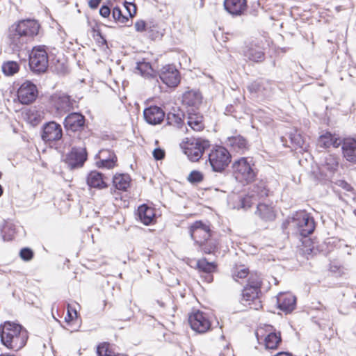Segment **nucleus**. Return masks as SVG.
<instances>
[{
    "label": "nucleus",
    "instance_id": "f257e3e1",
    "mask_svg": "<svg viewBox=\"0 0 356 356\" xmlns=\"http://www.w3.org/2000/svg\"><path fill=\"white\" fill-rule=\"evenodd\" d=\"M0 337L2 344L7 348L17 351L25 346L28 334L22 325L6 321L0 327Z\"/></svg>",
    "mask_w": 356,
    "mask_h": 356
},
{
    "label": "nucleus",
    "instance_id": "f03ea898",
    "mask_svg": "<svg viewBox=\"0 0 356 356\" xmlns=\"http://www.w3.org/2000/svg\"><path fill=\"white\" fill-rule=\"evenodd\" d=\"M40 26L35 20L26 19L10 26L8 38L11 44L20 48L27 40L36 35Z\"/></svg>",
    "mask_w": 356,
    "mask_h": 356
},
{
    "label": "nucleus",
    "instance_id": "7ed1b4c3",
    "mask_svg": "<svg viewBox=\"0 0 356 356\" xmlns=\"http://www.w3.org/2000/svg\"><path fill=\"white\" fill-rule=\"evenodd\" d=\"M190 234L205 253L210 254L216 250V243L210 239L211 229L208 225L202 221L195 222L190 227Z\"/></svg>",
    "mask_w": 356,
    "mask_h": 356
},
{
    "label": "nucleus",
    "instance_id": "20e7f679",
    "mask_svg": "<svg viewBox=\"0 0 356 356\" xmlns=\"http://www.w3.org/2000/svg\"><path fill=\"white\" fill-rule=\"evenodd\" d=\"M261 284V279L257 273L250 274L248 283L242 293L241 302L244 305L250 306L254 309H258L261 307L259 298Z\"/></svg>",
    "mask_w": 356,
    "mask_h": 356
},
{
    "label": "nucleus",
    "instance_id": "39448f33",
    "mask_svg": "<svg viewBox=\"0 0 356 356\" xmlns=\"http://www.w3.org/2000/svg\"><path fill=\"white\" fill-rule=\"evenodd\" d=\"M209 146V142L202 138H186L180 143L183 152L191 161H197Z\"/></svg>",
    "mask_w": 356,
    "mask_h": 356
},
{
    "label": "nucleus",
    "instance_id": "423d86ee",
    "mask_svg": "<svg viewBox=\"0 0 356 356\" xmlns=\"http://www.w3.org/2000/svg\"><path fill=\"white\" fill-rule=\"evenodd\" d=\"M233 173L236 180L241 183L249 184L256 177V172L252 168V161L242 157L232 164Z\"/></svg>",
    "mask_w": 356,
    "mask_h": 356
},
{
    "label": "nucleus",
    "instance_id": "0eeeda50",
    "mask_svg": "<svg viewBox=\"0 0 356 356\" xmlns=\"http://www.w3.org/2000/svg\"><path fill=\"white\" fill-rule=\"evenodd\" d=\"M255 335L259 343L264 345L266 349H276L282 341L280 333L275 332L270 325L259 326Z\"/></svg>",
    "mask_w": 356,
    "mask_h": 356
},
{
    "label": "nucleus",
    "instance_id": "6e6552de",
    "mask_svg": "<svg viewBox=\"0 0 356 356\" xmlns=\"http://www.w3.org/2000/svg\"><path fill=\"white\" fill-rule=\"evenodd\" d=\"M290 223L297 233L305 237L311 234L315 229L313 218L305 211L296 212Z\"/></svg>",
    "mask_w": 356,
    "mask_h": 356
},
{
    "label": "nucleus",
    "instance_id": "1a4fd4ad",
    "mask_svg": "<svg viewBox=\"0 0 356 356\" xmlns=\"http://www.w3.org/2000/svg\"><path fill=\"white\" fill-rule=\"evenodd\" d=\"M209 161L213 171L222 172L231 162V154L226 148L216 146L209 154Z\"/></svg>",
    "mask_w": 356,
    "mask_h": 356
},
{
    "label": "nucleus",
    "instance_id": "9d476101",
    "mask_svg": "<svg viewBox=\"0 0 356 356\" xmlns=\"http://www.w3.org/2000/svg\"><path fill=\"white\" fill-rule=\"evenodd\" d=\"M49 65L47 51L44 46H38L33 48L29 56V65L35 72H44Z\"/></svg>",
    "mask_w": 356,
    "mask_h": 356
},
{
    "label": "nucleus",
    "instance_id": "9b49d317",
    "mask_svg": "<svg viewBox=\"0 0 356 356\" xmlns=\"http://www.w3.org/2000/svg\"><path fill=\"white\" fill-rule=\"evenodd\" d=\"M268 190L264 182L254 186L251 192L241 200L240 207L248 209L251 207L254 202L268 196Z\"/></svg>",
    "mask_w": 356,
    "mask_h": 356
},
{
    "label": "nucleus",
    "instance_id": "f8f14e48",
    "mask_svg": "<svg viewBox=\"0 0 356 356\" xmlns=\"http://www.w3.org/2000/svg\"><path fill=\"white\" fill-rule=\"evenodd\" d=\"M191 327L198 333H204L211 327V322L207 315L202 312L196 311L188 318Z\"/></svg>",
    "mask_w": 356,
    "mask_h": 356
},
{
    "label": "nucleus",
    "instance_id": "ddd939ff",
    "mask_svg": "<svg viewBox=\"0 0 356 356\" xmlns=\"http://www.w3.org/2000/svg\"><path fill=\"white\" fill-rule=\"evenodd\" d=\"M38 96V89L35 84L29 81L24 82L17 90V99L22 104L32 103Z\"/></svg>",
    "mask_w": 356,
    "mask_h": 356
},
{
    "label": "nucleus",
    "instance_id": "4468645a",
    "mask_svg": "<svg viewBox=\"0 0 356 356\" xmlns=\"http://www.w3.org/2000/svg\"><path fill=\"white\" fill-rule=\"evenodd\" d=\"M159 77L168 87H176L180 82L179 72L172 65L163 66L160 70Z\"/></svg>",
    "mask_w": 356,
    "mask_h": 356
},
{
    "label": "nucleus",
    "instance_id": "2eb2a0df",
    "mask_svg": "<svg viewBox=\"0 0 356 356\" xmlns=\"http://www.w3.org/2000/svg\"><path fill=\"white\" fill-rule=\"evenodd\" d=\"M87 154L85 148H72L65 157V162L72 168L81 167L86 160Z\"/></svg>",
    "mask_w": 356,
    "mask_h": 356
},
{
    "label": "nucleus",
    "instance_id": "dca6fc26",
    "mask_svg": "<svg viewBox=\"0 0 356 356\" xmlns=\"http://www.w3.org/2000/svg\"><path fill=\"white\" fill-rule=\"evenodd\" d=\"M63 132L60 124L50 122L43 127L42 138L46 142L58 140L62 138Z\"/></svg>",
    "mask_w": 356,
    "mask_h": 356
},
{
    "label": "nucleus",
    "instance_id": "f3484780",
    "mask_svg": "<svg viewBox=\"0 0 356 356\" xmlns=\"http://www.w3.org/2000/svg\"><path fill=\"white\" fill-rule=\"evenodd\" d=\"M143 116L148 124L156 125L163 120L165 113L160 107L154 106L145 108L143 111Z\"/></svg>",
    "mask_w": 356,
    "mask_h": 356
},
{
    "label": "nucleus",
    "instance_id": "a211bd4d",
    "mask_svg": "<svg viewBox=\"0 0 356 356\" xmlns=\"http://www.w3.org/2000/svg\"><path fill=\"white\" fill-rule=\"evenodd\" d=\"M296 298L291 293H280L277 296L278 307L285 313L291 312L296 307Z\"/></svg>",
    "mask_w": 356,
    "mask_h": 356
},
{
    "label": "nucleus",
    "instance_id": "6ab92c4d",
    "mask_svg": "<svg viewBox=\"0 0 356 356\" xmlns=\"http://www.w3.org/2000/svg\"><path fill=\"white\" fill-rule=\"evenodd\" d=\"M99 161L97 162L99 168L112 169L117 165V156L113 152L103 149L99 152Z\"/></svg>",
    "mask_w": 356,
    "mask_h": 356
},
{
    "label": "nucleus",
    "instance_id": "aec40b11",
    "mask_svg": "<svg viewBox=\"0 0 356 356\" xmlns=\"http://www.w3.org/2000/svg\"><path fill=\"white\" fill-rule=\"evenodd\" d=\"M84 124V117L78 113L68 115L64 122V125L67 131H79Z\"/></svg>",
    "mask_w": 356,
    "mask_h": 356
},
{
    "label": "nucleus",
    "instance_id": "412c9836",
    "mask_svg": "<svg viewBox=\"0 0 356 356\" xmlns=\"http://www.w3.org/2000/svg\"><path fill=\"white\" fill-rule=\"evenodd\" d=\"M246 0H225L224 8L232 15H241L246 9Z\"/></svg>",
    "mask_w": 356,
    "mask_h": 356
},
{
    "label": "nucleus",
    "instance_id": "4be33fe9",
    "mask_svg": "<svg viewBox=\"0 0 356 356\" xmlns=\"http://www.w3.org/2000/svg\"><path fill=\"white\" fill-rule=\"evenodd\" d=\"M86 182L90 188L99 190L108 187V184L104 180V175L97 171L90 172L87 176Z\"/></svg>",
    "mask_w": 356,
    "mask_h": 356
},
{
    "label": "nucleus",
    "instance_id": "5701e85b",
    "mask_svg": "<svg viewBox=\"0 0 356 356\" xmlns=\"http://www.w3.org/2000/svg\"><path fill=\"white\" fill-rule=\"evenodd\" d=\"M338 165V159L334 155L327 154L321 162V170L326 177H329L337 170Z\"/></svg>",
    "mask_w": 356,
    "mask_h": 356
},
{
    "label": "nucleus",
    "instance_id": "b1692460",
    "mask_svg": "<svg viewBox=\"0 0 356 356\" xmlns=\"http://www.w3.org/2000/svg\"><path fill=\"white\" fill-rule=\"evenodd\" d=\"M137 216L138 220L145 225H150L154 220L155 213L153 208L143 204L138 208Z\"/></svg>",
    "mask_w": 356,
    "mask_h": 356
},
{
    "label": "nucleus",
    "instance_id": "393cba45",
    "mask_svg": "<svg viewBox=\"0 0 356 356\" xmlns=\"http://www.w3.org/2000/svg\"><path fill=\"white\" fill-rule=\"evenodd\" d=\"M343 156L346 159L352 163H356V140L347 138L344 140L342 146Z\"/></svg>",
    "mask_w": 356,
    "mask_h": 356
},
{
    "label": "nucleus",
    "instance_id": "a878e982",
    "mask_svg": "<svg viewBox=\"0 0 356 356\" xmlns=\"http://www.w3.org/2000/svg\"><path fill=\"white\" fill-rule=\"evenodd\" d=\"M255 213L261 219L266 221L273 220L276 216L274 208L271 205L265 203H259L257 204Z\"/></svg>",
    "mask_w": 356,
    "mask_h": 356
},
{
    "label": "nucleus",
    "instance_id": "bb28decb",
    "mask_svg": "<svg viewBox=\"0 0 356 356\" xmlns=\"http://www.w3.org/2000/svg\"><path fill=\"white\" fill-rule=\"evenodd\" d=\"M184 114L180 111H178L176 113H169L167 115L168 123L170 125L183 129V131L186 133L188 132V129L186 126H184Z\"/></svg>",
    "mask_w": 356,
    "mask_h": 356
},
{
    "label": "nucleus",
    "instance_id": "cd10ccee",
    "mask_svg": "<svg viewBox=\"0 0 356 356\" xmlns=\"http://www.w3.org/2000/svg\"><path fill=\"white\" fill-rule=\"evenodd\" d=\"M202 97L200 92L190 90L186 92L182 97V102L188 106L197 107L202 103Z\"/></svg>",
    "mask_w": 356,
    "mask_h": 356
},
{
    "label": "nucleus",
    "instance_id": "c85d7f7f",
    "mask_svg": "<svg viewBox=\"0 0 356 356\" xmlns=\"http://www.w3.org/2000/svg\"><path fill=\"white\" fill-rule=\"evenodd\" d=\"M341 138L330 133H326L325 134L321 136L318 139V145L325 148H328L331 146L337 148L341 145Z\"/></svg>",
    "mask_w": 356,
    "mask_h": 356
},
{
    "label": "nucleus",
    "instance_id": "c756f323",
    "mask_svg": "<svg viewBox=\"0 0 356 356\" xmlns=\"http://www.w3.org/2000/svg\"><path fill=\"white\" fill-rule=\"evenodd\" d=\"M244 56L253 62H260L264 58V54L259 46L248 47L244 51Z\"/></svg>",
    "mask_w": 356,
    "mask_h": 356
},
{
    "label": "nucleus",
    "instance_id": "7c9ffc66",
    "mask_svg": "<svg viewBox=\"0 0 356 356\" xmlns=\"http://www.w3.org/2000/svg\"><path fill=\"white\" fill-rule=\"evenodd\" d=\"M130 181L131 178L127 174H117L113 179V185L120 191H127L130 186Z\"/></svg>",
    "mask_w": 356,
    "mask_h": 356
},
{
    "label": "nucleus",
    "instance_id": "2f4dec72",
    "mask_svg": "<svg viewBox=\"0 0 356 356\" xmlns=\"http://www.w3.org/2000/svg\"><path fill=\"white\" fill-rule=\"evenodd\" d=\"M202 115L197 113H189L188 116L187 124L195 131H202L204 127V123Z\"/></svg>",
    "mask_w": 356,
    "mask_h": 356
},
{
    "label": "nucleus",
    "instance_id": "473e14b6",
    "mask_svg": "<svg viewBox=\"0 0 356 356\" xmlns=\"http://www.w3.org/2000/svg\"><path fill=\"white\" fill-rule=\"evenodd\" d=\"M228 145L238 151L243 150L247 148V142L245 139L241 136L228 138Z\"/></svg>",
    "mask_w": 356,
    "mask_h": 356
},
{
    "label": "nucleus",
    "instance_id": "72a5a7b5",
    "mask_svg": "<svg viewBox=\"0 0 356 356\" xmlns=\"http://www.w3.org/2000/svg\"><path fill=\"white\" fill-rule=\"evenodd\" d=\"M249 275V270L244 265L235 266L232 271L233 279L239 282L240 279L245 278Z\"/></svg>",
    "mask_w": 356,
    "mask_h": 356
},
{
    "label": "nucleus",
    "instance_id": "f704fd0d",
    "mask_svg": "<svg viewBox=\"0 0 356 356\" xmlns=\"http://www.w3.org/2000/svg\"><path fill=\"white\" fill-rule=\"evenodd\" d=\"M19 65L15 61L5 62L1 66L2 72L6 76H13L19 71Z\"/></svg>",
    "mask_w": 356,
    "mask_h": 356
},
{
    "label": "nucleus",
    "instance_id": "c9c22d12",
    "mask_svg": "<svg viewBox=\"0 0 356 356\" xmlns=\"http://www.w3.org/2000/svg\"><path fill=\"white\" fill-rule=\"evenodd\" d=\"M136 69L140 74L145 77L152 76L153 74V69L151 65L147 62L143 61L138 63Z\"/></svg>",
    "mask_w": 356,
    "mask_h": 356
},
{
    "label": "nucleus",
    "instance_id": "e433bc0d",
    "mask_svg": "<svg viewBox=\"0 0 356 356\" xmlns=\"http://www.w3.org/2000/svg\"><path fill=\"white\" fill-rule=\"evenodd\" d=\"M112 15L114 20L120 23L124 24L129 20L128 16L123 13L122 10L119 6L113 8Z\"/></svg>",
    "mask_w": 356,
    "mask_h": 356
},
{
    "label": "nucleus",
    "instance_id": "4c0bfd02",
    "mask_svg": "<svg viewBox=\"0 0 356 356\" xmlns=\"http://www.w3.org/2000/svg\"><path fill=\"white\" fill-rule=\"evenodd\" d=\"M98 356H115L114 350L109 343H104L97 347Z\"/></svg>",
    "mask_w": 356,
    "mask_h": 356
},
{
    "label": "nucleus",
    "instance_id": "58836bf2",
    "mask_svg": "<svg viewBox=\"0 0 356 356\" xmlns=\"http://www.w3.org/2000/svg\"><path fill=\"white\" fill-rule=\"evenodd\" d=\"M197 265L199 269L207 273L213 272L216 268L213 263L208 262L205 259H200Z\"/></svg>",
    "mask_w": 356,
    "mask_h": 356
},
{
    "label": "nucleus",
    "instance_id": "ea45409f",
    "mask_svg": "<svg viewBox=\"0 0 356 356\" xmlns=\"http://www.w3.org/2000/svg\"><path fill=\"white\" fill-rule=\"evenodd\" d=\"M204 179V175L197 170L192 171L188 176L187 179L191 184L200 183Z\"/></svg>",
    "mask_w": 356,
    "mask_h": 356
},
{
    "label": "nucleus",
    "instance_id": "a19ab883",
    "mask_svg": "<svg viewBox=\"0 0 356 356\" xmlns=\"http://www.w3.org/2000/svg\"><path fill=\"white\" fill-rule=\"evenodd\" d=\"M122 8H124V14L129 17H132L136 13V8L134 3L124 1L122 3Z\"/></svg>",
    "mask_w": 356,
    "mask_h": 356
},
{
    "label": "nucleus",
    "instance_id": "79ce46f5",
    "mask_svg": "<svg viewBox=\"0 0 356 356\" xmlns=\"http://www.w3.org/2000/svg\"><path fill=\"white\" fill-rule=\"evenodd\" d=\"M20 257L22 259L29 261L33 257V252L29 248H24L20 251Z\"/></svg>",
    "mask_w": 356,
    "mask_h": 356
},
{
    "label": "nucleus",
    "instance_id": "37998d69",
    "mask_svg": "<svg viewBox=\"0 0 356 356\" xmlns=\"http://www.w3.org/2000/svg\"><path fill=\"white\" fill-rule=\"evenodd\" d=\"M134 27L136 31L138 32H143L147 29V25L145 21L138 20L135 22Z\"/></svg>",
    "mask_w": 356,
    "mask_h": 356
},
{
    "label": "nucleus",
    "instance_id": "c03bdc74",
    "mask_svg": "<svg viewBox=\"0 0 356 356\" xmlns=\"http://www.w3.org/2000/svg\"><path fill=\"white\" fill-rule=\"evenodd\" d=\"M77 317V312L76 309L71 310L70 306H68L67 308V316L65 317V320L66 322H70L73 319L76 318Z\"/></svg>",
    "mask_w": 356,
    "mask_h": 356
},
{
    "label": "nucleus",
    "instance_id": "a18cd8bd",
    "mask_svg": "<svg viewBox=\"0 0 356 356\" xmlns=\"http://www.w3.org/2000/svg\"><path fill=\"white\" fill-rule=\"evenodd\" d=\"M165 156V152L163 149L160 148H156L153 151V156L156 160L162 159Z\"/></svg>",
    "mask_w": 356,
    "mask_h": 356
},
{
    "label": "nucleus",
    "instance_id": "49530a36",
    "mask_svg": "<svg viewBox=\"0 0 356 356\" xmlns=\"http://www.w3.org/2000/svg\"><path fill=\"white\" fill-rule=\"evenodd\" d=\"M110 13H111V10L108 6H102V8L99 10V14L104 17H108Z\"/></svg>",
    "mask_w": 356,
    "mask_h": 356
},
{
    "label": "nucleus",
    "instance_id": "de8ad7c7",
    "mask_svg": "<svg viewBox=\"0 0 356 356\" xmlns=\"http://www.w3.org/2000/svg\"><path fill=\"white\" fill-rule=\"evenodd\" d=\"M339 186L347 191H350L352 189L351 186L344 181H340Z\"/></svg>",
    "mask_w": 356,
    "mask_h": 356
},
{
    "label": "nucleus",
    "instance_id": "09e8293b",
    "mask_svg": "<svg viewBox=\"0 0 356 356\" xmlns=\"http://www.w3.org/2000/svg\"><path fill=\"white\" fill-rule=\"evenodd\" d=\"M100 2L101 0H90L89 1V6L92 9L97 8L99 5Z\"/></svg>",
    "mask_w": 356,
    "mask_h": 356
},
{
    "label": "nucleus",
    "instance_id": "8fccbe9b",
    "mask_svg": "<svg viewBox=\"0 0 356 356\" xmlns=\"http://www.w3.org/2000/svg\"><path fill=\"white\" fill-rule=\"evenodd\" d=\"M275 356H293V355L288 353L282 352V353H277Z\"/></svg>",
    "mask_w": 356,
    "mask_h": 356
},
{
    "label": "nucleus",
    "instance_id": "3c124183",
    "mask_svg": "<svg viewBox=\"0 0 356 356\" xmlns=\"http://www.w3.org/2000/svg\"><path fill=\"white\" fill-rule=\"evenodd\" d=\"M2 193H3V188H2L1 186L0 185V197L1 196Z\"/></svg>",
    "mask_w": 356,
    "mask_h": 356
},
{
    "label": "nucleus",
    "instance_id": "603ef678",
    "mask_svg": "<svg viewBox=\"0 0 356 356\" xmlns=\"http://www.w3.org/2000/svg\"><path fill=\"white\" fill-rule=\"evenodd\" d=\"M298 145H300V147L301 148H303V145H302V144H300V143H299V142H298Z\"/></svg>",
    "mask_w": 356,
    "mask_h": 356
},
{
    "label": "nucleus",
    "instance_id": "864d4df0",
    "mask_svg": "<svg viewBox=\"0 0 356 356\" xmlns=\"http://www.w3.org/2000/svg\"><path fill=\"white\" fill-rule=\"evenodd\" d=\"M1 356H13V355H1Z\"/></svg>",
    "mask_w": 356,
    "mask_h": 356
},
{
    "label": "nucleus",
    "instance_id": "5fc2aeb1",
    "mask_svg": "<svg viewBox=\"0 0 356 356\" xmlns=\"http://www.w3.org/2000/svg\"><path fill=\"white\" fill-rule=\"evenodd\" d=\"M119 356H127V355H119Z\"/></svg>",
    "mask_w": 356,
    "mask_h": 356
}]
</instances>
